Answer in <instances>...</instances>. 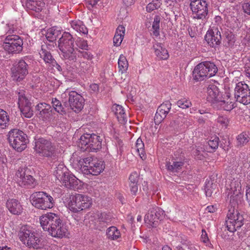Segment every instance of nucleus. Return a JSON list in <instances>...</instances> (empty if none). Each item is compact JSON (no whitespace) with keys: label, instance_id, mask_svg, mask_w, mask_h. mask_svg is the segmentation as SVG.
Returning a JSON list of instances; mask_svg holds the SVG:
<instances>
[{"label":"nucleus","instance_id":"f257e3e1","mask_svg":"<svg viewBox=\"0 0 250 250\" xmlns=\"http://www.w3.org/2000/svg\"><path fill=\"white\" fill-rule=\"evenodd\" d=\"M41 227L53 237H68L69 231L67 225L62 222L58 214L47 212L40 217Z\"/></svg>","mask_w":250,"mask_h":250},{"label":"nucleus","instance_id":"f03ea898","mask_svg":"<svg viewBox=\"0 0 250 250\" xmlns=\"http://www.w3.org/2000/svg\"><path fill=\"white\" fill-rule=\"evenodd\" d=\"M74 42L72 36L69 32H64L58 41V47L65 59L75 62L77 54L74 48Z\"/></svg>","mask_w":250,"mask_h":250},{"label":"nucleus","instance_id":"7ed1b4c3","mask_svg":"<svg viewBox=\"0 0 250 250\" xmlns=\"http://www.w3.org/2000/svg\"><path fill=\"white\" fill-rule=\"evenodd\" d=\"M79 165L82 171L85 175H98L105 168L103 161L91 157L80 159Z\"/></svg>","mask_w":250,"mask_h":250},{"label":"nucleus","instance_id":"20e7f679","mask_svg":"<svg viewBox=\"0 0 250 250\" xmlns=\"http://www.w3.org/2000/svg\"><path fill=\"white\" fill-rule=\"evenodd\" d=\"M92 204V198L83 194L76 193L69 197L68 208L74 213H78L89 208Z\"/></svg>","mask_w":250,"mask_h":250},{"label":"nucleus","instance_id":"39448f33","mask_svg":"<svg viewBox=\"0 0 250 250\" xmlns=\"http://www.w3.org/2000/svg\"><path fill=\"white\" fill-rule=\"evenodd\" d=\"M218 71V68L214 63L204 62L197 65L193 71V77L196 81H202L214 76Z\"/></svg>","mask_w":250,"mask_h":250},{"label":"nucleus","instance_id":"423d86ee","mask_svg":"<svg viewBox=\"0 0 250 250\" xmlns=\"http://www.w3.org/2000/svg\"><path fill=\"white\" fill-rule=\"evenodd\" d=\"M21 242L29 248L38 249L41 240L32 229L28 225L22 226L18 234Z\"/></svg>","mask_w":250,"mask_h":250},{"label":"nucleus","instance_id":"0eeeda50","mask_svg":"<svg viewBox=\"0 0 250 250\" xmlns=\"http://www.w3.org/2000/svg\"><path fill=\"white\" fill-rule=\"evenodd\" d=\"M102 139L95 134L85 133L80 137L79 146L83 151H96L102 147Z\"/></svg>","mask_w":250,"mask_h":250},{"label":"nucleus","instance_id":"6e6552de","mask_svg":"<svg viewBox=\"0 0 250 250\" xmlns=\"http://www.w3.org/2000/svg\"><path fill=\"white\" fill-rule=\"evenodd\" d=\"M31 203L35 208L41 210L50 209L55 206L53 198L43 191L33 193L31 195Z\"/></svg>","mask_w":250,"mask_h":250},{"label":"nucleus","instance_id":"1a4fd4ad","mask_svg":"<svg viewBox=\"0 0 250 250\" xmlns=\"http://www.w3.org/2000/svg\"><path fill=\"white\" fill-rule=\"evenodd\" d=\"M26 135L22 131L14 129L8 133V141L17 151L21 152L26 147Z\"/></svg>","mask_w":250,"mask_h":250},{"label":"nucleus","instance_id":"9d476101","mask_svg":"<svg viewBox=\"0 0 250 250\" xmlns=\"http://www.w3.org/2000/svg\"><path fill=\"white\" fill-rule=\"evenodd\" d=\"M23 42L18 35L12 34L7 36L3 40L2 46L9 54L17 53L22 49Z\"/></svg>","mask_w":250,"mask_h":250},{"label":"nucleus","instance_id":"9b49d317","mask_svg":"<svg viewBox=\"0 0 250 250\" xmlns=\"http://www.w3.org/2000/svg\"><path fill=\"white\" fill-rule=\"evenodd\" d=\"M244 217L237 210L234 208L229 210L227 214L226 225L228 230L234 232L237 229L240 228L244 224Z\"/></svg>","mask_w":250,"mask_h":250},{"label":"nucleus","instance_id":"f8f14e48","mask_svg":"<svg viewBox=\"0 0 250 250\" xmlns=\"http://www.w3.org/2000/svg\"><path fill=\"white\" fill-rule=\"evenodd\" d=\"M15 180L21 187L31 188L36 185V181L30 174V170L27 167H20L17 171Z\"/></svg>","mask_w":250,"mask_h":250},{"label":"nucleus","instance_id":"ddd939ff","mask_svg":"<svg viewBox=\"0 0 250 250\" xmlns=\"http://www.w3.org/2000/svg\"><path fill=\"white\" fill-rule=\"evenodd\" d=\"M189 6L194 18L203 20L208 14V4L205 0H190Z\"/></svg>","mask_w":250,"mask_h":250},{"label":"nucleus","instance_id":"4468645a","mask_svg":"<svg viewBox=\"0 0 250 250\" xmlns=\"http://www.w3.org/2000/svg\"><path fill=\"white\" fill-rule=\"evenodd\" d=\"M55 149L51 142L43 138H40L35 142V151L42 156H51L54 154Z\"/></svg>","mask_w":250,"mask_h":250},{"label":"nucleus","instance_id":"2eb2a0df","mask_svg":"<svg viewBox=\"0 0 250 250\" xmlns=\"http://www.w3.org/2000/svg\"><path fill=\"white\" fill-rule=\"evenodd\" d=\"M12 78L14 81H22L28 74V65L25 62L21 60L11 69Z\"/></svg>","mask_w":250,"mask_h":250},{"label":"nucleus","instance_id":"dca6fc26","mask_svg":"<svg viewBox=\"0 0 250 250\" xmlns=\"http://www.w3.org/2000/svg\"><path fill=\"white\" fill-rule=\"evenodd\" d=\"M18 104L21 112L25 117L29 118L33 116V111L31 109V103L25 96L23 91L18 93Z\"/></svg>","mask_w":250,"mask_h":250},{"label":"nucleus","instance_id":"f3484780","mask_svg":"<svg viewBox=\"0 0 250 250\" xmlns=\"http://www.w3.org/2000/svg\"><path fill=\"white\" fill-rule=\"evenodd\" d=\"M68 95V102L72 110L75 112L81 111L83 107L85 102L83 97L75 91L69 92Z\"/></svg>","mask_w":250,"mask_h":250},{"label":"nucleus","instance_id":"a211bd4d","mask_svg":"<svg viewBox=\"0 0 250 250\" xmlns=\"http://www.w3.org/2000/svg\"><path fill=\"white\" fill-rule=\"evenodd\" d=\"M75 68H72V70H68L67 76L70 77V80L72 81L76 77L77 74H82L91 69V63L90 61H80L79 63L75 64Z\"/></svg>","mask_w":250,"mask_h":250},{"label":"nucleus","instance_id":"6ab92c4d","mask_svg":"<svg viewBox=\"0 0 250 250\" xmlns=\"http://www.w3.org/2000/svg\"><path fill=\"white\" fill-rule=\"evenodd\" d=\"M171 108V104L169 101L162 104L157 108L154 117L155 125H159L167 117Z\"/></svg>","mask_w":250,"mask_h":250},{"label":"nucleus","instance_id":"aec40b11","mask_svg":"<svg viewBox=\"0 0 250 250\" xmlns=\"http://www.w3.org/2000/svg\"><path fill=\"white\" fill-rule=\"evenodd\" d=\"M220 32L217 27H213L209 29L205 36V40L211 47H215L221 42Z\"/></svg>","mask_w":250,"mask_h":250},{"label":"nucleus","instance_id":"412c9836","mask_svg":"<svg viewBox=\"0 0 250 250\" xmlns=\"http://www.w3.org/2000/svg\"><path fill=\"white\" fill-rule=\"evenodd\" d=\"M62 186L72 189H78L81 186L82 182L73 174L68 172L60 181Z\"/></svg>","mask_w":250,"mask_h":250},{"label":"nucleus","instance_id":"4be33fe9","mask_svg":"<svg viewBox=\"0 0 250 250\" xmlns=\"http://www.w3.org/2000/svg\"><path fill=\"white\" fill-rule=\"evenodd\" d=\"M228 188V196L229 197L230 202L232 203H237L241 198V186L240 182L237 181H232Z\"/></svg>","mask_w":250,"mask_h":250},{"label":"nucleus","instance_id":"5701e85b","mask_svg":"<svg viewBox=\"0 0 250 250\" xmlns=\"http://www.w3.org/2000/svg\"><path fill=\"white\" fill-rule=\"evenodd\" d=\"M215 107L226 111H230L235 107L234 100L231 98L229 93L226 92L222 99L217 103Z\"/></svg>","mask_w":250,"mask_h":250},{"label":"nucleus","instance_id":"b1692460","mask_svg":"<svg viewBox=\"0 0 250 250\" xmlns=\"http://www.w3.org/2000/svg\"><path fill=\"white\" fill-rule=\"evenodd\" d=\"M6 207L9 212L14 215H20L23 210L21 203L16 199H9L6 203Z\"/></svg>","mask_w":250,"mask_h":250},{"label":"nucleus","instance_id":"393cba45","mask_svg":"<svg viewBox=\"0 0 250 250\" xmlns=\"http://www.w3.org/2000/svg\"><path fill=\"white\" fill-rule=\"evenodd\" d=\"M207 99L208 101L213 104L215 107L217 103L220 100L218 88L215 85H209L207 88Z\"/></svg>","mask_w":250,"mask_h":250},{"label":"nucleus","instance_id":"a878e982","mask_svg":"<svg viewBox=\"0 0 250 250\" xmlns=\"http://www.w3.org/2000/svg\"><path fill=\"white\" fill-rule=\"evenodd\" d=\"M112 110L116 115L120 124H125L127 122V115L124 107L119 104H114L112 105Z\"/></svg>","mask_w":250,"mask_h":250},{"label":"nucleus","instance_id":"bb28decb","mask_svg":"<svg viewBox=\"0 0 250 250\" xmlns=\"http://www.w3.org/2000/svg\"><path fill=\"white\" fill-rule=\"evenodd\" d=\"M153 49L155 55L160 59L166 60L169 57L167 50L165 48L163 44L156 42L153 45Z\"/></svg>","mask_w":250,"mask_h":250},{"label":"nucleus","instance_id":"cd10ccee","mask_svg":"<svg viewBox=\"0 0 250 250\" xmlns=\"http://www.w3.org/2000/svg\"><path fill=\"white\" fill-rule=\"evenodd\" d=\"M125 27L123 25H119L117 27L113 38L114 46H119L121 45L125 35Z\"/></svg>","mask_w":250,"mask_h":250},{"label":"nucleus","instance_id":"c85d7f7f","mask_svg":"<svg viewBox=\"0 0 250 250\" xmlns=\"http://www.w3.org/2000/svg\"><path fill=\"white\" fill-rule=\"evenodd\" d=\"M44 5L43 0H28L26 3L27 8L37 12L42 11Z\"/></svg>","mask_w":250,"mask_h":250},{"label":"nucleus","instance_id":"c756f323","mask_svg":"<svg viewBox=\"0 0 250 250\" xmlns=\"http://www.w3.org/2000/svg\"><path fill=\"white\" fill-rule=\"evenodd\" d=\"M249 88L248 84L242 82L238 83L234 89V97L236 101L238 99V98L244 95Z\"/></svg>","mask_w":250,"mask_h":250},{"label":"nucleus","instance_id":"7c9ffc66","mask_svg":"<svg viewBox=\"0 0 250 250\" xmlns=\"http://www.w3.org/2000/svg\"><path fill=\"white\" fill-rule=\"evenodd\" d=\"M250 141V134L244 131L238 135L236 137V145L238 146H243Z\"/></svg>","mask_w":250,"mask_h":250},{"label":"nucleus","instance_id":"2f4dec72","mask_svg":"<svg viewBox=\"0 0 250 250\" xmlns=\"http://www.w3.org/2000/svg\"><path fill=\"white\" fill-rule=\"evenodd\" d=\"M66 167L63 164L60 163L54 171V175L60 182L68 173Z\"/></svg>","mask_w":250,"mask_h":250},{"label":"nucleus","instance_id":"473e14b6","mask_svg":"<svg viewBox=\"0 0 250 250\" xmlns=\"http://www.w3.org/2000/svg\"><path fill=\"white\" fill-rule=\"evenodd\" d=\"M71 27L77 32L82 33L86 34L88 33V30L83 22L79 20L72 21L70 22Z\"/></svg>","mask_w":250,"mask_h":250},{"label":"nucleus","instance_id":"72a5a7b5","mask_svg":"<svg viewBox=\"0 0 250 250\" xmlns=\"http://www.w3.org/2000/svg\"><path fill=\"white\" fill-rule=\"evenodd\" d=\"M106 235L109 239L112 240H117L121 236L120 230L114 226L110 227L107 229Z\"/></svg>","mask_w":250,"mask_h":250},{"label":"nucleus","instance_id":"f704fd0d","mask_svg":"<svg viewBox=\"0 0 250 250\" xmlns=\"http://www.w3.org/2000/svg\"><path fill=\"white\" fill-rule=\"evenodd\" d=\"M184 166V162L182 161H172L167 163L166 167L168 170L172 172H178L181 170Z\"/></svg>","mask_w":250,"mask_h":250},{"label":"nucleus","instance_id":"c9c22d12","mask_svg":"<svg viewBox=\"0 0 250 250\" xmlns=\"http://www.w3.org/2000/svg\"><path fill=\"white\" fill-rule=\"evenodd\" d=\"M43 45L42 46L41 50L39 54L45 63H56L55 60L53 58L50 52L47 51Z\"/></svg>","mask_w":250,"mask_h":250},{"label":"nucleus","instance_id":"e433bc0d","mask_svg":"<svg viewBox=\"0 0 250 250\" xmlns=\"http://www.w3.org/2000/svg\"><path fill=\"white\" fill-rule=\"evenodd\" d=\"M9 121V116L8 113L5 110L0 109V129H3L7 127Z\"/></svg>","mask_w":250,"mask_h":250},{"label":"nucleus","instance_id":"4c0bfd02","mask_svg":"<svg viewBox=\"0 0 250 250\" xmlns=\"http://www.w3.org/2000/svg\"><path fill=\"white\" fill-rule=\"evenodd\" d=\"M134 149L142 160H145L146 158V155L144 150V144L140 138L137 140Z\"/></svg>","mask_w":250,"mask_h":250},{"label":"nucleus","instance_id":"58836bf2","mask_svg":"<svg viewBox=\"0 0 250 250\" xmlns=\"http://www.w3.org/2000/svg\"><path fill=\"white\" fill-rule=\"evenodd\" d=\"M160 17L159 16H155L154 18V21L152 24V28L150 30V34L155 37L160 35Z\"/></svg>","mask_w":250,"mask_h":250},{"label":"nucleus","instance_id":"ea45409f","mask_svg":"<svg viewBox=\"0 0 250 250\" xmlns=\"http://www.w3.org/2000/svg\"><path fill=\"white\" fill-rule=\"evenodd\" d=\"M118 68L119 72L122 74L126 71L128 67V63L125 57L123 55H121L118 59Z\"/></svg>","mask_w":250,"mask_h":250},{"label":"nucleus","instance_id":"a19ab883","mask_svg":"<svg viewBox=\"0 0 250 250\" xmlns=\"http://www.w3.org/2000/svg\"><path fill=\"white\" fill-rule=\"evenodd\" d=\"M36 110L40 112L41 116H45L46 114H48L51 111V107L50 105L45 103H41L38 104L36 106Z\"/></svg>","mask_w":250,"mask_h":250},{"label":"nucleus","instance_id":"79ce46f5","mask_svg":"<svg viewBox=\"0 0 250 250\" xmlns=\"http://www.w3.org/2000/svg\"><path fill=\"white\" fill-rule=\"evenodd\" d=\"M162 5L161 0H153L146 6V10L148 12H151L154 10L158 9Z\"/></svg>","mask_w":250,"mask_h":250},{"label":"nucleus","instance_id":"37998d69","mask_svg":"<svg viewBox=\"0 0 250 250\" xmlns=\"http://www.w3.org/2000/svg\"><path fill=\"white\" fill-rule=\"evenodd\" d=\"M177 250H197L192 245L190 241H185L176 247Z\"/></svg>","mask_w":250,"mask_h":250},{"label":"nucleus","instance_id":"c03bdc74","mask_svg":"<svg viewBox=\"0 0 250 250\" xmlns=\"http://www.w3.org/2000/svg\"><path fill=\"white\" fill-rule=\"evenodd\" d=\"M236 101L243 104L247 105L250 103V89L249 88L245 92V93L241 96Z\"/></svg>","mask_w":250,"mask_h":250},{"label":"nucleus","instance_id":"a18cd8bd","mask_svg":"<svg viewBox=\"0 0 250 250\" xmlns=\"http://www.w3.org/2000/svg\"><path fill=\"white\" fill-rule=\"evenodd\" d=\"M177 104L179 107L183 109L188 108L192 105L190 100L185 98L179 100L177 102Z\"/></svg>","mask_w":250,"mask_h":250},{"label":"nucleus","instance_id":"49530a36","mask_svg":"<svg viewBox=\"0 0 250 250\" xmlns=\"http://www.w3.org/2000/svg\"><path fill=\"white\" fill-rule=\"evenodd\" d=\"M77 46L79 48L83 50H87L88 48V44L87 41L84 39L78 38L75 41Z\"/></svg>","mask_w":250,"mask_h":250},{"label":"nucleus","instance_id":"de8ad7c7","mask_svg":"<svg viewBox=\"0 0 250 250\" xmlns=\"http://www.w3.org/2000/svg\"><path fill=\"white\" fill-rule=\"evenodd\" d=\"M145 220L146 222L148 221V223H149L150 224H154V222L157 221L156 216H155L154 212L152 208L150 209L148 213L145 216Z\"/></svg>","mask_w":250,"mask_h":250},{"label":"nucleus","instance_id":"09e8293b","mask_svg":"<svg viewBox=\"0 0 250 250\" xmlns=\"http://www.w3.org/2000/svg\"><path fill=\"white\" fill-rule=\"evenodd\" d=\"M219 145V138L217 136H213L211 137L208 141V146L213 150L218 148Z\"/></svg>","mask_w":250,"mask_h":250},{"label":"nucleus","instance_id":"8fccbe9b","mask_svg":"<svg viewBox=\"0 0 250 250\" xmlns=\"http://www.w3.org/2000/svg\"><path fill=\"white\" fill-rule=\"evenodd\" d=\"M217 122L222 127H227L229 124V120L226 116H219Z\"/></svg>","mask_w":250,"mask_h":250},{"label":"nucleus","instance_id":"3c124183","mask_svg":"<svg viewBox=\"0 0 250 250\" xmlns=\"http://www.w3.org/2000/svg\"><path fill=\"white\" fill-rule=\"evenodd\" d=\"M112 216L110 213L106 212L102 213L99 217V219L101 222L105 223H109L112 221Z\"/></svg>","mask_w":250,"mask_h":250},{"label":"nucleus","instance_id":"603ef678","mask_svg":"<svg viewBox=\"0 0 250 250\" xmlns=\"http://www.w3.org/2000/svg\"><path fill=\"white\" fill-rule=\"evenodd\" d=\"M52 105L54 109L58 113H61L63 111V107L61 102L56 98H54L52 100Z\"/></svg>","mask_w":250,"mask_h":250},{"label":"nucleus","instance_id":"864d4df0","mask_svg":"<svg viewBox=\"0 0 250 250\" xmlns=\"http://www.w3.org/2000/svg\"><path fill=\"white\" fill-rule=\"evenodd\" d=\"M139 175L136 171L131 173L128 178V184H138Z\"/></svg>","mask_w":250,"mask_h":250},{"label":"nucleus","instance_id":"5fc2aeb1","mask_svg":"<svg viewBox=\"0 0 250 250\" xmlns=\"http://www.w3.org/2000/svg\"><path fill=\"white\" fill-rule=\"evenodd\" d=\"M76 51H77L78 52V57H83V59L87 60L88 61H90L93 58V56L89 52L82 51L77 48Z\"/></svg>","mask_w":250,"mask_h":250},{"label":"nucleus","instance_id":"6e6d98bb","mask_svg":"<svg viewBox=\"0 0 250 250\" xmlns=\"http://www.w3.org/2000/svg\"><path fill=\"white\" fill-rule=\"evenodd\" d=\"M153 211L154 212L155 216H156V221L161 219L163 215L164 211L158 207H153L152 208Z\"/></svg>","mask_w":250,"mask_h":250},{"label":"nucleus","instance_id":"4d7b16f0","mask_svg":"<svg viewBox=\"0 0 250 250\" xmlns=\"http://www.w3.org/2000/svg\"><path fill=\"white\" fill-rule=\"evenodd\" d=\"M138 184H128L129 191L132 195H137L138 192Z\"/></svg>","mask_w":250,"mask_h":250},{"label":"nucleus","instance_id":"13d9d810","mask_svg":"<svg viewBox=\"0 0 250 250\" xmlns=\"http://www.w3.org/2000/svg\"><path fill=\"white\" fill-rule=\"evenodd\" d=\"M201 240L204 243L206 244L207 246L208 245V244L209 242V239L207 233L204 229H202V230Z\"/></svg>","mask_w":250,"mask_h":250},{"label":"nucleus","instance_id":"bf43d9fd","mask_svg":"<svg viewBox=\"0 0 250 250\" xmlns=\"http://www.w3.org/2000/svg\"><path fill=\"white\" fill-rule=\"evenodd\" d=\"M46 37L49 42H53L54 40H56V36H54V34L52 29L48 31Z\"/></svg>","mask_w":250,"mask_h":250},{"label":"nucleus","instance_id":"052dcab7","mask_svg":"<svg viewBox=\"0 0 250 250\" xmlns=\"http://www.w3.org/2000/svg\"><path fill=\"white\" fill-rule=\"evenodd\" d=\"M242 7L244 12L250 15V1L244 3Z\"/></svg>","mask_w":250,"mask_h":250},{"label":"nucleus","instance_id":"680f3d73","mask_svg":"<svg viewBox=\"0 0 250 250\" xmlns=\"http://www.w3.org/2000/svg\"><path fill=\"white\" fill-rule=\"evenodd\" d=\"M225 36L226 39L228 40L229 42L232 41L234 39V35L231 32H230L229 33H228L227 32L226 33Z\"/></svg>","mask_w":250,"mask_h":250},{"label":"nucleus","instance_id":"e2e57ef3","mask_svg":"<svg viewBox=\"0 0 250 250\" xmlns=\"http://www.w3.org/2000/svg\"><path fill=\"white\" fill-rule=\"evenodd\" d=\"M124 4L126 6H129L133 4L135 0H123Z\"/></svg>","mask_w":250,"mask_h":250},{"label":"nucleus","instance_id":"0e129e2a","mask_svg":"<svg viewBox=\"0 0 250 250\" xmlns=\"http://www.w3.org/2000/svg\"><path fill=\"white\" fill-rule=\"evenodd\" d=\"M86 3L90 5L91 7H93V6L97 4L98 2L100 0H85Z\"/></svg>","mask_w":250,"mask_h":250},{"label":"nucleus","instance_id":"69168bd1","mask_svg":"<svg viewBox=\"0 0 250 250\" xmlns=\"http://www.w3.org/2000/svg\"><path fill=\"white\" fill-rule=\"evenodd\" d=\"M194 155L197 157V158L198 159L201 160L203 156L202 155L199 154V151L197 149H196L195 151L193 152Z\"/></svg>","mask_w":250,"mask_h":250},{"label":"nucleus","instance_id":"338daca9","mask_svg":"<svg viewBox=\"0 0 250 250\" xmlns=\"http://www.w3.org/2000/svg\"><path fill=\"white\" fill-rule=\"evenodd\" d=\"M246 199L249 203L250 206V188H248L246 190Z\"/></svg>","mask_w":250,"mask_h":250},{"label":"nucleus","instance_id":"774afa93","mask_svg":"<svg viewBox=\"0 0 250 250\" xmlns=\"http://www.w3.org/2000/svg\"><path fill=\"white\" fill-rule=\"evenodd\" d=\"M206 209L209 212H214L215 211L216 208L213 206H209Z\"/></svg>","mask_w":250,"mask_h":250}]
</instances>
